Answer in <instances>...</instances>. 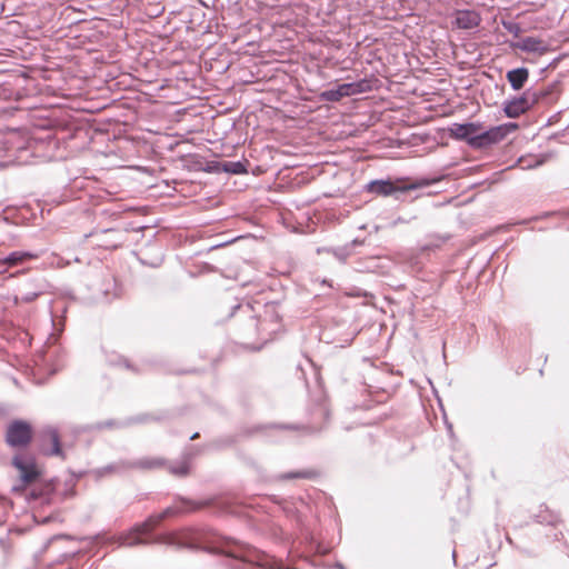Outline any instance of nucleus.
Here are the masks:
<instances>
[{
    "mask_svg": "<svg viewBox=\"0 0 569 569\" xmlns=\"http://www.w3.org/2000/svg\"><path fill=\"white\" fill-rule=\"evenodd\" d=\"M202 506L203 503L186 498H178L174 500L173 505L166 508L162 512L150 516L144 522L136 526L128 533L121 535L119 537V545L133 547L147 543H161L178 548L201 549L191 531L169 532L153 536L150 539L146 537L166 518L194 511ZM202 550L209 553H221L231 558L234 562L231 566L232 569H252L254 567L282 569L280 563L272 557L247 543L234 540H226L220 547H204Z\"/></svg>",
    "mask_w": 569,
    "mask_h": 569,
    "instance_id": "1",
    "label": "nucleus"
},
{
    "mask_svg": "<svg viewBox=\"0 0 569 569\" xmlns=\"http://www.w3.org/2000/svg\"><path fill=\"white\" fill-rule=\"evenodd\" d=\"M557 88L556 84L548 86L545 89H527L520 97L503 102V112L508 118L516 119L537 103L545 100Z\"/></svg>",
    "mask_w": 569,
    "mask_h": 569,
    "instance_id": "2",
    "label": "nucleus"
},
{
    "mask_svg": "<svg viewBox=\"0 0 569 569\" xmlns=\"http://www.w3.org/2000/svg\"><path fill=\"white\" fill-rule=\"evenodd\" d=\"M440 180H441V178H432V179L421 178L411 184H399L389 179L372 180L366 186V190L368 192L377 194V196L388 197V196H393L397 193H405L409 190L428 187V186L433 184Z\"/></svg>",
    "mask_w": 569,
    "mask_h": 569,
    "instance_id": "3",
    "label": "nucleus"
},
{
    "mask_svg": "<svg viewBox=\"0 0 569 569\" xmlns=\"http://www.w3.org/2000/svg\"><path fill=\"white\" fill-rule=\"evenodd\" d=\"M32 439V427L24 420L11 421L6 431V442L11 448H26Z\"/></svg>",
    "mask_w": 569,
    "mask_h": 569,
    "instance_id": "4",
    "label": "nucleus"
},
{
    "mask_svg": "<svg viewBox=\"0 0 569 569\" xmlns=\"http://www.w3.org/2000/svg\"><path fill=\"white\" fill-rule=\"evenodd\" d=\"M12 466L19 471V477L23 485L34 482L40 476L34 458L31 456L16 455L12 458Z\"/></svg>",
    "mask_w": 569,
    "mask_h": 569,
    "instance_id": "5",
    "label": "nucleus"
},
{
    "mask_svg": "<svg viewBox=\"0 0 569 569\" xmlns=\"http://www.w3.org/2000/svg\"><path fill=\"white\" fill-rule=\"evenodd\" d=\"M166 460L159 457H143L134 460L123 461L119 466H108L107 469L119 470L121 469H139V470H153L162 468Z\"/></svg>",
    "mask_w": 569,
    "mask_h": 569,
    "instance_id": "6",
    "label": "nucleus"
},
{
    "mask_svg": "<svg viewBox=\"0 0 569 569\" xmlns=\"http://www.w3.org/2000/svg\"><path fill=\"white\" fill-rule=\"evenodd\" d=\"M480 130V126L473 122L452 123L449 128V134L457 140L466 141L470 147L476 148L475 138Z\"/></svg>",
    "mask_w": 569,
    "mask_h": 569,
    "instance_id": "7",
    "label": "nucleus"
},
{
    "mask_svg": "<svg viewBox=\"0 0 569 569\" xmlns=\"http://www.w3.org/2000/svg\"><path fill=\"white\" fill-rule=\"evenodd\" d=\"M41 448L48 456H62L60 437L53 427H46L40 432Z\"/></svg>",
    "mask_w": 569,
    "mask_h": 569,
    "instance_id": "8",
    "label": "nucleus"
},
{
    "mask_svg": "<svg viewBox=\"0 0 569 569\" xmlns=\"http://www.w3.org/2000/svg\"><path fill=\"white\" fill-rule=\"evenodd\" d=\"M509 47L512 50H520L527 53L545 54L548 51L547 42L537 37H526L518 41H511Z\"/></svg>",
    "mask_w": 569,
    "mask_h": 569,
    "instance_id": "9",
    "label": "nucleus"
},
{
    "mask_svg": "<svg viewBox=\"0 0 569 569\" xmlns=\"http://www.w3.org/2000/svg\"><path fill=\"white\" fill-rule=\"evenodd\" d=\"M507 134V128L503 126H497L492 127L486 131L480 132V130L477 132V137L475 138L476 141V148H485L490 144L497 143Z\"/></svg>",
    "mask_w": 569,
    "mask_h": 569,
    "instance_id": "10",
    "label": "nucleus"
},
{
    "mask_svg": "<svg viewBox=\"0 0 569 569\" xmlns=\"http://www.w3.org/2000/svg\"><path fill=\"white\" fill-rule=\"evenodd\" d=\"M453 24L458 29L470 30L479 27L481 22V16L476 10H456Z\"/></svg>",
    "mask_w": 569,
    "mask_h": 569,
    "instance_id": "11",
    "label": "nucleus"
},
{
    "mask_svg": "<svg viewBox=\"0 0 569 569\" xmlns=\"http://www.w3.org/2000/svg\"><path fill=\"white\" fill-rule=\"evenodd\" d=\"M283 513L291 519H295L297 522H301V510L300 507L305 506L302 499H274Z\"/></svg>",
    "mask_w": 569,
    "mask_h": 569,
    "instance_id": "12",
    "label": "nucleus"
},
{
    "mask_svg": "<svg viewBox=\"0 0 569 569\" xmlns=\"http://www.w3.org/2000/svg\"><path fill=\"white\" fill-rule=\"evenodd\" d=\"M511 88L516 91L521 90L529 79V70L525 67L509 70L506 74Z\"/></svg>",
    "mask_w": 569,
    "mask_h": 569,
    "instance_id": "13",
    "label": "nucleus"
},
{
    "mask_svg": "<svg viewBox=\"0 0 569 569\" xmlns=\"http://www.w3.org/2000/svg\"><path fill=\"white\" fill-rule=\"evenodd\" d=\"M342 89L345 90L346 97H349L370 91L372 87L370 80L362 79L356 82L342 83Z\"/></svg>",
    "mask_w": 569,
    "mask_h": 569,
    "instance_id": "14",
    "label": "nucleus"
},
{
    "mask_svg": "<svg viewBox=\"0 0 569 569\" xmlns=\"http://www.w3.org/2000/svg\"><path fill=\"white\" fill-rule=\"evenodd\" d=\"M36 258V254L29 251H13L3 259H0V264H7L9 267L18 266L27 259Z\"/></svg>",
    "mask_w": 569,
    "mask_h": 569,
    "instance_id": "15",
    "label": "nucleus"
},
{
    "mask_svg": "<svg viewBox=\"0 0 569 569\" xmlns=\"http://www.w3.org/2000/svg\"><path fill=\"white\" fill-rule=\"evenodd\" d=\"M150 417L148 415L137 416L134 418H130L123 422H116L114 420H107L104 422L97 423V429L111 428L113 426L117 427H127L133 423H144L149 421Z\"/></svg>",
    "mask_w": 569,
    "mask_h": 569,
    "instance_id": "16",
    "label": "nucleus"
},
{
    "mask_svg": "<svg viewBox=\"0 0 569 569\" xmlns=\"http://www.w3.org/2000/svg\"><path fill=\"white\" fill-rule=\"evenodd\" d=\"M535 521L540 525L556 526L559 523L560 518L556 512L546 508L545 510H540L539 513L535 515Z\"/></svg>",
    "mask_w": 569,
    "mask_h": 569,
    "instance_id": "17",
    "label": "nucleus"
},
{
    "mask_svg": "<svg viewBox=\"0 0 569 569\" xmlns=\"http://www.w3.org/2000/svg\"><path fill=\"white\" fill-rule=\"evenodd\" d=\"M222 169L223 171L233 174H241L247 172V167L241 161H226L222 163Z\"/></svg>",
    "mask_w": 569,
    "mask_h": 569,
    "instance_id": "18",
    "label": "nucleus"
},
{
    "mask_svg": "<svg viewBox=\"0 0 569 569\" xmlns=\"http://www.w3.org/2000/svg\"><path fill=\"white\" fill-rule=\"evenodd\" d=\"M322 99L330 102L339 101L341 98L346 97L345 90L342 89V84H339L336 89L326 90L321 93Z\"/></svg>",
    "mask_w": 569,
    "mask_h": 569,
    "instance_id": "19",
    "label": "nucleus"
},
{
    "mask_svg": "<svg viewBox=\"0 0 569 569\" xmlns=\"http://www.w3.org/2000/svg\"><path fill=\"white\" fill-rule=\"evenodd\" d=\"M169 471L174 475V476H178V477H184L188 475L189 472V462H188V458L184 457L180 462H178V465H170L169 466Z\"/></svg>",
    "mask_w": 569,
    "mask_h": 569,
    "instance_id": "20",
    "label": "nucleus"
},
{
    "mask_svg": "<svg viewBox=\"0 0 569 569\" xmlns=\"http://www.w3.org/2000/svg\"><path fill=\"white\" fill-rule=\"evenodd\" d=\"M53 490H54V488H53L52 483H49V485H46L43 490H41V491L32 490L31 497L33 499H41L42 502H44V503H50L51 502V493Z\"/></svg>",
    "mask_w": 569,
    "mask_h": 569,
    "instance_id": "21",
    "label": "nucleus"
},
{
    "mask_svg": "<svg viewBox=\"0 0 569 569\" xmlns=\"http://www.w3.org/2000/svg\"><path fill=\"white\" fill-rule=\"evenodd\" d=\"M501 24H502L505 30H507L509 33L513 34L516 38L520 37V34L522 32V28H521V26L518 22L509 21V20H502Z\"/></svg>",
    "mask_w": 569,
    "mask_h": 569,
    "instance_id": "22",
    "label": "nucleus"
},
{
    "mask_svg": "<svg viewBox=\"0 0 569 569\" xmlns=\"http://www.w3.org/2000/svg\"><path fill=\"white\" fill-rule=\"evenodd\" d=\"M107 360L111 366H124L127 369L134 370L133 367L129 363V361L122 356L111 353L107 357Z\"/></svg>",
    "mask_w": 569,
    "mask_h": 569,
    "instance_id": "23",
    "label": "nucleus"
},
{
    "mask_svg": "<svg viewBox=\"0 0 569 569\" xmlns=\"http://www.w3.org/2000/svg\"><path fill=\"white\" fill-rule=\"evenodd\" d=\"M311 472L309 471H292V472H286L277 476L278 480H291V479H298V478H310Z\"/></svg>",
    "mask_w": 569,
    "mask_h": 569,
    "instance_id": "24",
    "label": "nucleus"
},
{
    "mask_svg": "<svg viewBox=\"0 0 569 569\" xmlns=\"http://www.w3.org/2000/svg\"><path fill=\"white\" fill-rule=\"evenodd\" d=\"M542 163L541 160H537V159H519V164L522 169H532V168H536L538 166H540Z\"/></svg>",
    "mask_w": 569,
    "mask_h": 569,
    "instance_id": "25",
    "label": "nucleus"
},
{
    "mask_svg": "<svg viewBox=\"0 0 569 569\" xmlns=\"http://www.w3.org/2000/svg\"><path fill=\"white\" fill-rule=\"evenodd\" d=\"M270 310H266V316H268ZM267 323V317H264L262 320L256 319L253 317L250 318V325L254 327L258 331L264 330V325Z\"/></svg>",
    "mask_w": 569,
    "mask_h": 569,
    "instance_id": "26",
    "label": "nucleus"
},
{
    "mask_svg": "<svg viewBox=\"0 0 569 569\" xmlns=\"http://www.w3.org/2000/svg\"><path fill=\"white\" fill-rule=\"evenodd\" d=\"M38 297V293L36 292H30V293H27L22 297V300L26 301V302H31L33 301L36 298Z\"/></svg>",
    "mask_w": 569,
    "mask_h": 569,
    "instance_id": "27",
    "label": "nucleus"
},
{
    "mask_svg": "<svg viewBox=\"0 0 569 569\" xmlns=\"http://www.w3.org/2000/svg\"><path fill=\"white\" fill-rule=\"evenodd\" d=\"M198 437H199V433H198V432H196L194 435H192V436L190 437V440H194V439H196V438H198Z\"/></svg>",
    "mask_w": 569,
    "mask_h": 569,
    "instance_id": "28",
    "label": "nucleus"
},
{
    "mask_svg": "<svg viewBox=\"0 0 569 569\" xmlns=\"http://www.w3.org/2000/svg\"><path fill=\"white\" fill-rule=\"evenodd\" d=\"M336 567H337L338 569H345L343 565H341V563H339V562L336 565Z\"/></svg>",
    "mask_w": 569,
    "mask_h": 569,
    "instance_id": "29",
    "label": "nucleus"
},
{
    "mask_svg": "<svg viewBox=\"0 0 569 569\" xmlns=\"http://www.w3.org/2000/svg\"><path fill=\"white\" fill-rule=\"evenodd\" d=\"M283 428L293 429V428H296V427H295V426H284Z\"/></svg>",
    "mask_w": 569,
    "mask_h": 569,
    "instance_id": "30",
    "label": "nucleus"
},
{
    "mask_svg": "<svg viewBox=\"0 0 569 569\" xmlns=\"http://www.w3.org/2000/svg\"><path fill=\"white\" fill-rule=\"evenodd\" d=\"M510 127L511 128H517V124L516 123H511Z\"/></svg>",
    "mask_w": 569,
    "mask_h": 569,
    "instance_id": "31",
    "label": "nucleus"
},
{
    "mask_svg": "<svg viewBox=\"0 0 569 569\" xmlns=\"http://www.w3.org/2000/svg\"><path fill=\"white\" fill-rule=\"evenodd\" d=\"M224 243H221V244H216L213 248H219L221 246H223Z\"/></svg>",
    "mask_w": 569,
    "mask_h": 569,
    "instance_id": "32",
    "label": "nucleus"
},
{
    "mask_svg": "<svg viewBox=\"0 0 569 569\" xmlns=\"http://www.w3.org/2000/svg\"><path fill=\"white\" fill-rule=\"evenodd\" d=\"M21 487H22V486H19V487H18V486H16L13 489H14V490H19Z\"/></svg>",
    "mask_w": 569,
    "mask_h": 569,
    "instance_id": "33",
    "label": "nucleus"
}]
</instances>
